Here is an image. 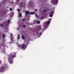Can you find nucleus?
Segmentation results:
<instances>
[{"instance_id":"nucleus-15","label":"nucleus","mask_w":74,"mask_h":74,"mask_svg":"<svg viewBox=\"0 0 74 74\" xmlns=\"http://www.w3.org/2000/svg\"><path fill=\"white\" fill-rule=\"evenodd\" d=\"M10 22H11V20L10 19H9L8 20V23H9Z\"/></svg>"},{"instance_id":"nucleus-3","label":"nucleus","mask_w":74,"mask_h":74,"mask_svg":"<svg viewBox=\"0 0 74 74\" xmlns=\"http://www.w3.org/2000/svg\"><path fill=\"white\" fill-rule=\"evenodd\" d=\"M18 45V47L19 48H21V49H25V44L22 45Z\"/></svg>"},{"instance_id":"nucleus-30","label":"nucleus","mask_w":74,"mask_h":74,"mask_svg":"<svg viewBox=\"0 0 74 74\" xmlns=\"http://www.w3.org/2000/svg\"><path fill=\"white\" fill-rule=\"evenodd\" d=\"M50 14H53V12H51L50 13Z\"/></svg>"},{"instance_id":"nucleus-12","label":"nucleus","mask_w":74,"mask_h":74,"mask_svg":"<svg viewBox=\"0 0 74 74\" xmlns=\"http://www.w3.org/2000/svg\"><path fill=\"white\" fill-rule=\"evenodd\" d=\"M0 26L1 27H3L4 26V25L3 24L1 23L0 24Z\"/></svg>"},{"instance_id":"nucleus-32","label":"nucleus","mask_w":74,"mask_h":74,"mask_svg":"<svg viewBox=\"0 0 74 74\" xmlns=\"http://www.w3.org/2000/svg\"><path fill=\"white\" fill-rule=\"evenodd\" d=\"M45 23L44 24V25H45Z\"/></svg>"},{"instance_id":"nucleus-16","label":"nucleus","mask_w":74,"mask_h":74,"mask_svg":"<svg viewBox=\"0 0 74 74\" xmlns=\"http://www.w3.org/2000/svg\"><path fill=\"white\" fill-rule=\"evenodd\" d=\"M10 11H12V8H10Z\"/></svg>"},{"instance_id":"nucleus-23","label":"nucleus","mask_w":74,"mask_h":74,"mask_svg":"<svg viewBox=\"0 0 74 74\" xmlns=\"http://www.w3.org/2000/svg\"><path fill=\"white\" fill-rule=\"evenodd\" d=\"M37 35H38V34H39V32H37Z\"/></svg>"},{"instance_id":"nucleus-14","label":"nucleus","mask_w":74,"mask_h":74,"mask_svg":"<svg viewBox=\"0 0 74 74\" xmlns=\"http://www.w3.org/2000/svg\"><path fill=\"white\" fill-rule=\"evenodd\" d=\"M2 36L3 38H4L5 37V35L4 34H2Z\"/></svg>"},{"instance_id":"nucleus-28","label":"nucleus","mask_w":74,"mask_h":74,"mask_svg":"<svg viewBox=\"0 0 74 74\" xmlns=\"http://www.w3.org/2000/svg\"><path fill=\"white\" fill-rule=\"evenodd\" d=\"M35 16L36 17H37V14H35Z\"/></svg>"},{"instance_id":"nucleus-9","label":"nucleus","mask_w":74,"mask_h":74,"mask_svg":"<svg viewBox=\"0 0 74 74\" xmlns=\"http://www.w3.org/2000/svg\"><path fill=\"white\" fill-rule=\"evenodd\" d=\"M18 37H17V39L18 40H19L20 39V35L19 34H18Z\"/></svg>"},{"instance_id":"nucleus-18","label":"nucleus","mask_w":74,"mask_h":74,"mask_svg":"<svg viewBox=\"0 0 74 74\" xmlns=\"http://www.w3.org/2000/svg\"><path fill=\"white\" fill-rule=\"evenodd\" d=\"M37 23H38V24L40 23V22L39 21H37Z\"/></svg>"},{"instance_id":"nucleus-25","label":"nucleus","mask_w":74,"mask_h":74,"mask_svg":"<svg viewBox=\"0 0 74 74\" xmlns=\"http://www.w3.org/2000/svg\"><path fill=\"white\" fill-rule=\"evenodd\" d=\"M35 11H38V10L36 9H35Z\"/></svg>"},{"instance_id":"nucleus-8","label":"nucleus","mask_w":74,"mask_h":74,"mask_svg":"<svg viewBox=\"0 0 74 74\" xmlns=\"http://www.w3.org/2000/svg\"><path fill=\"white\" fill-rule=\"evenodd\" d=\"M35 14V13L34 12H29V15H34V14Z\"/></svg>"},{"instance_id":"nucleus-31","label":"nucleus","mask_w":74,"mask_h":74,"mask_svg":"<svg viewBox=\"0 0 74 74\" xmlns=\"http://www.w3.org/2000/svg\"><path fill=\"white\" fill-rule=\"evenodd\" d=\"M21 7H22V4H21Z\"/></svg>"},{"instance_id":"nucleus-1","label":"nucleus","mask_w":74,"mask_h":74,"mask_svg":"<svg viewBox=\"0 0 74 74\" xmlns=\"http://www.w3.org/2000/svg\"><path fill=\"white\" fill-rule=\"evenodd\" d=\"M16 53H12L10 56L8 57V61L10 64H12V63L14 62L12 60V58H16Z\"/></svg>"},{"instance_id":"nucleus-27","label":"nucleus","mask_w":74,"mask_h":74,"mask_svg":"<svg viewBox=\"0 0 74 74\" xmlns=\"http://www.w3.org/2000/svg\"><path fill=\"white\" fill-rule=\"evenodd\" d=\"M27 20H28V21H30V18H28L27 19Z\"/></svg>"},{"instance_id":"nucleus-10","label":"nucleus","mask_w":74,"mask_h":74,"mask_svg":"<svg viewBox=\"0 0 74 74\" xmlns=\"http://www.w3.org/2000/svg\"><path fill=\"white\" fill-rule=\"evenodd\" d=\"M22 38L23 40H25V36L24 35H23L22 36Z\"/></svg>"},{"instance_id":"nucleus-6","label":"nucleus","mask_w":74,"mask_h":74,"mask_svg":"<svg viewBox=\"0 0 74 74\" xmlns=\"http://www.w3.org/2000/svg\"><path fill=\"white\" fill-rule=\"evenodd\" d=\"M29 13H30V12L28 11H25V16H27V14H29Z\"/></svg>"},{"instance_id":"nucleus-21","label":"nucleus","mask_w":74,"mask_h":74,"mask_svg":"<svg viewBox=\"0 0 74 74\" xmlns=\"http://www.w3.org/2000/svg\"><path fill=\"white\" fill-rule=\"evenodd\" d=\"M17 10L18 11V12H20V9H18Z\"/></svg>"},{"instance_id":"nucleus-4","label":"nucleus","mask_w":74,"mask_h":74,"mask_svg":"<svg viewBox=\"0 0 74 74\" xmlns=\"http://www.w3.org/2000/svg\"><path fill=\"white\" fill-rule=\"evenodd\" d=\"M52 3L53 4H58V0H52Z\"/></svg>"},{"instance_id":"nucleus-26","label":"nucleus","mask_w":74,"mask_h":74,"mask_svg":"<svg viewBox=\"0 0 74 74\" xmlns=\"http://www.w3.org/2000/svg\"><path fill=\"white\" fill-rule=\"evenodd\" d=\"M44 19V17H41V19Z\"/></svg>"},{"instance_id":"nucleus-7","label":"nucleus","mask_w":74,"mask_h":74,"mask_svg":"<svg viewBox=\"0 0 74 74\" xmlns=\"http://www.w3.org/2000/svg\"><path fill=\"white\" fill-rule=\"evenodd\" d=\"M39 29L40 30H41L42 32H43L44 29H42V28H41V27L40 26H38Z\"/></svg>"},{"instance_id":"nucleus-22","label":"nucleus","mask_w":74,"mask_h":74,"mask_svg":"<svg viewBox=\"0 0 74 74\" xmlns=\"http://www.w3.org/2000/svg\"><path fill=\"white\" fill-rule=\"evenodd\" d=\"M40 35H42V33L41 32L39 33Z\"/></svg>"},{"instance_id":"nucleus-20","label":"nucleus","mask_w":74,"mask_h":74,"mask_svg":"<svg viewBox=\"0 0 74 74\" xmlns=\"http://www.w3.org/2000/svg\"><path fill=\"white\" fill-rule=\"evenodd\" d=\"M26 27V26L25 25H24L23 26V27H24V28Z\"/></svg>"},{"instance_id":"nucleus-19","label":"nucleus","mask_w":74,"mask_h":74,"mask_svg":"<svg viewBox=\"0 0 74 74\" xmlns=\"http://www.w3.org/2000/svg\"><path fill=\"white\" fill-rule=\"evenodd\" d=\"M50 17H52L53 16V15L52 14H51L50 15Z\"/></svg>"},{"instance_id":"nucleus-29","label":"nucleus","mask_w":74,"mask_h":74,"mask_svg":"<svg viewBox=\"0 0 74 74\" xmlns=\"http://www.w3.org/2000/svg\"><path fill=\"white\" fill-rule=\"evenodd\" d=\"M1 61L0 60V64H1Z\"/></svg>"},{"instance_id":"nucleus-11","label":"nucleus","mask_w":74,"mask_h":74,"mask_svg":"<svg viewBox=\"0 0 74 74\" xmlns=\"http://www.w3.org/2000/svg\"><path fill=\"white\" fill-rule=\"evenodd\" d=\"M47 11V10L45 9H44L42 10V12H46Z\"/></svg>"},{"instance_id":"nucleus-24","label":"nucleus","mask_w":74,"mask_h":74,"mask_svg":"<svg viewBox=\"0 0 74 74\" xmlns=\"http://www.w3.org/2000/svg\"><path fill=\"white\" fill-rule=\"evenodd\" d=\"M11 36H13V35L12 34V33L11 34Z\"/></svg>"},{"instance_id":"nucleus-5","label":"nucleus","mask_w":74,"mask_h":74,"mask_svg":"<svg viewBox=\"0 0 74 74\" xmlns=\"http://www.w3.org/2000/svg\"><path fill=\"white\" fill-rule=\"evenodd\" d=\"M50 23V21H47L46 22V24L45 25V28H47V27H48L47 25H48V24H49Z\"/></svg>"},{"instance_id":"nucleus-13","label":"nucleus","mask_w":74,"mask_h":74,"mask_svg":"<svg viewBox=\"0 0 74 74\" xmlns=\"http://www.w3.org/2000/svg\"><path fill=\"white\" fill-rule=\"evenodd\" d=\"M20 17H22V14L21 13H19Z\"/></svg>"},{"instance_id":"nucleus-17","label":"nucleus","mask_w":74,"mask_h":74,"mask_svg":"<svg viewBox=\"0 0 74 74\" xmlns=\"http://www.w3.org/2000/svg\"><path fill=\"white\" fill-rule=\"evenodd\" d=\"M26 20L25 19H22V21H23V22H25V21Z\"/></svg>"},{"instance_id":"nucleus-2","label":"nucleus","mask_w":74,"mask_h":74,"mask_svg":"<svg viewBox=\"0 0 74 74\" xmlns=\"http://www.w3.org/2000/svg\"><path fill=\"white\" fill-rule=\"evenodd\" d=\"M5 68H8V66L7 64L5 65L4 66H2L0 68V72H3L5 70Z\"/></svg>"}]
</instances>
